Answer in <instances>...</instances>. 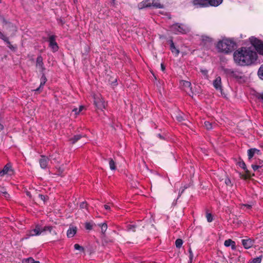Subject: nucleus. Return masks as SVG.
<instances>
[{
  "label": "nucleus",
  "instance_id": "nucleus-1",
  "mask_svg": "<svg viewBox=\"0 0 263 263\" xmlns=\"http://www.w3.org/2000/svg\"><path fill=\"white\" fill-rule=\"evenodd\" d=\"M233 58L236 64L246 66L250 65L256 62L258 56L255 51L250 48L242 47L234 52Z\"/></svg>",
  "mask_w": 263,
  "mask_h": 263
},
{
  "label": "nucleus",
  "instance_id": "nucleus-2",
  "mask_svg": "<svg viewBox=\"0 0 263 263\" xmlns=\"http://www.w3.org/2000/svg\"><path fill=\"white\" fill-rule=\"evenodd\" d=\"M236 45L232 40L223 39L218 42L216 47L219 52L229 53L234 50Z\"/></svg>",
  "mask_w": 263,
  "mask_h": 263
},
{
  "label": "nucleus",
  "instance_id": "nucleus-3",
  "mask_svg": "<svg viewBox=\"0 0 263 263\" xmlns=\"http://www.w3.org/2000/svg\"><path fill=\"white\" fill-rule=\"evenodd\" d=\"M52 227L51 226H45L42 228L39 224H37L35 228L29 231L26 234L25 239H28L31 236H39L42 234L46 231L51 232Z\"/></svg>",
  "mask_w": 263,
  "mask_h": 263
},
{
  "label": "nucleus",
  "instance_id": "nucleus-4",
  "mask_svg": "<svg viewBox=\"0 0 263 263\" xmlns=\"http://www.w3.org/2000/svg\"><path fill=\"white\" fill-rule=\"evenodd\" d=\"M250 42L255 50L256 54L263 55V41L255 37L250 38Z\"/></svg>",
  "mask_w": 263,
  "mask_h": 263
},
{
  "label": "nucleus",
  "instance_id": "nucleus-5",
  "mask_svg": "<svg viewBox=\"0 0 263 263\" xmlns=\"http://www.w3.org/2000/svg\"><path fill=\"white\" fill-rule=\"evenodd\" d=\"M171 30L176 34H186L190 31V28L186 25L177 23L171 26Z\"/></svg>",
  "mask_w": 263,
  "mask_h": 263
},
{
  "label": "nucleus",
  "instance_id": "nucleus-6",
  "mask_svg": "<svg viewBox=\"0 0 263 263\" xmlns=\"http://www.w3.org/2000/svg\"><path fill=\"white\" fill-rule=\"evenodd\" d=\"M14 174V171L12 168L11 163H7L3 168L0 171V177L4 176H12Z\"/></svg>",
  "mask_w": 263,
  "mask_h": 263
},
{
  "label": "nucleus",
  "instance_id": "nucleus-7",
  "mask_svg": "<svg viewBox=\"0 0 263 263\" xmlns=\"http://www.w3.org/2000/svg\"><path fill=\"white\" fill-rule=\"evenodd\" d=\"M224 71L230 77L234 78L237 80H240L242 78L241 73L238 71L226 68L224 69Z\"/></svg>",
  "mask_w": 263,
  "mask_h": 263
},
{
  "label": "nucleus",
  "instance_id": "nucleus-8",
  "mask_svg": "<svg viewBox=\"0 0 263 263\" xmlns=\"http://www.w3.org/2000/svg\"><path fill=\"white\" fill-rule=\"evenodd\" d=\"M237 165L242 168L244 171L245 174L244 175V178L245 179L250 178L252 174L251 172L247 168V166L245 162L241 159H239L238 161L237 162Z\"/></svg>",
  "mask_w": 263,
  "mask_h": 263
},
{
  "label": "nucleus",
  "instance_id": "nucleus-9",
  "mask_svg": "<svg viewBox=\"0 0 263 263\" xmlns=\"http://www.w3.org/2000/svg\"><path fill=\"white\" fill-rule=\"evenodd\" d=\"M181 85L183 86L184 90L189 94V96H191L193 95L192 88L191 87V83L190 82L182 80L180 82Z\"/></svg>",
  "mask_w": 263,
  "mask_h": 263
},
{
  "label": "nucleus",
  "instance_id": "nucleus-10",
  "mask_svg": "<svg viewBox=\"0 0 263 263\" xmlns=\"http://www.w3.org/2000/svg\"><path fill=\"white\" fill-rule=\"evenodd\" d=\"M49 47L52 49L53 52L57 51L59 46L55 41V36L53 35H50L49 37Z\"/></svg>",
  "mask_w": 263,
  "mask_h": 263
},
{
  "label": "nucleus",
  "instance_id": "nucleus-11",
  "mask_svg": "<svg viewBox=\"0 0 263 263\" xmlns=\"http://www.w3.org/2000/svg\"><path fill=\"white\" fill-rule=\"evenodd\" d=\"M254 242V240L246 237L245 239L241 240V243L243 247L248 249L252 247Z\"/></svg>",
  "mask_w": 263,
  "mask_h": 263
},
{
  "label": "nucleus",
  "instance_id": "nucleus-12",
  "mask_svg": "<svg viewBox=\"0 0 263 263\" xmlns=\"http://www.w3.org/2000/svg\"><path fill=\"white\" fill-rule=\"evenodd\" d=\"M36 67L41 72H44L45 70L43 62V58L41 55L38 56L36 58Z\"/></svg>",
  "mask_w": 263,
  "mask_h": 263
},
{
  "label": "nucleus",
  "instance_id": "nucleus-13",
  "mask_svg": "<svg viewBox=\"0 0 263 263\" xmlns=\"http://www.w3.org/2000/svg\"><path fill=\"white\" fill-rule=\"evenodd\" d=\"M49 161V159L48 157L45 155H41V158L39 160L40 167L43 169L46 168L48 166Z\"/></svg>",
  "mask_w": 263,
  "mask_h": 263
},
{
  "label": "nucleus",
  "instance_id": "nucleus-14",
  "mask_svg": "<svg viewBox=\"0 0 263 263\" xmlns=\"http://www.w3.org/2000/svg\"><path fill=\"white\" fill-rule=\"evenodd\" d=\"M213 42V39L211 37L207 35H202L201 36V44L206 47L210 46Z\"/></svg>",
  "mask_w": 263,
  "mask_h": 263
},
{
  "label": "nucleus",
  "instance_id": "nucleus-15",
  "mask_svg": "<svg viewBox=\"0 0 263 263\" xmlns=\"http://www.w3.org/2000/svg\"><path fill=\"white\" fill-rule=\"evenodd\" d=\"M213 86L217 90H220L222 92V86H221V79L220 77L218 76L216 78V79L214 80Z\"/></svg>",
  "mask_w": 263,
  "mask_h": 263
},
{
  "label": "nucleus",
  "instance_id": "nucleus-16",
  "mask_svg": "<svg viewBox=\"0 0 263 263\" xmlns=\"http://www.w3.org/2000/svg\"><path fill=\"white\" fill-rule=\"evenodd\" d=\"M48 158L51 163H60V154L57 152L53 153L49 156Z\"/></svg>",
  "mask_w": 263,
  "mask_h": 263
},
{
  "label": "nucleus",
  "instance_id": "nucleus-17",
  "mask_svg": "<svg viewBox=\"0 0 263 263\" xmlns=\"http://www.w3.org/2000/svg\"><path fill=\"white\" fill-rule=\"evenodd\" d=\"M42 75L41 78V83H40V86L35 90V91H37L39 92H40L42 90L43 86H44L45 84L46 83V82L47 81V79L45 76V74H44V72H42Z\"/></svg>",
  "mask_w": 263,
  "mask_h": 263
},
{
  "label": "nucleus",
  "instance_id": "nucleus-18",
  "mask_svg": "<svg viewBox=\"0 0 263 263\" xmlns=\"http://www.w3.org/2000/svg\"><path fill=\"white\" fill-rule=\"evenodd\" d=\"M192 3L194 5L200 7H205L208 6L207 0H193Z\"/></svg>",
  "mask_w": 263,
  "mask_h": 263
},
{
  "label": "nucleus",
  "instance_id": "nucleus-19",
  "mask_svg": "<svg viewBox=\"0 0 263 263\" xmlns=\"http://www.w3.org/2000/svg\"><path fill=\"white\" fill-rule=\"evenodd\" d=\"M169 42L170 43V50H171L172 52L176 56H178L180 51L179 49H177L174 45V43L173 42V41L172 40H170L169 41Z\"/></svg>",
  "mask_w": 263,
  "mask_h": 263
},
{
  "label": "nucleus",
  "instance_id": "nucleus-20",
  "mask_svg": "<svg viewBox=\"0 0 263 263\" xmlns=\"http://www.w3.org/2000/svg\"><path fill=\"white\" fill-rule=\"evenodd\" d=\"M77 229L76 227L72 226L69 228L67 232V236L69 238H71L74 236L76 234Z\"/></svg>",
  "mask_w": 263,
  "mask_h": 263
},
{
  "label": "nucleus",
  "instance_id": "nucleus-21",
  "mask_svg": "<svg viewBox=\"0 0 263 263\" xmlns=\"http://www.w3.org/2000/svg\"><path fill=\"white\" fill-rule=\"evenodd\" d=\"M85 135H82L81 134L74 135L73 137L69 138V141L72 144H75L77 142H78L81 138L84 137Z\"/></svg>",
  "mask_w": 263,
  "mask_h": 263
},
{
  "label": "nucleus",
  "instance_id": "nucleus-22",
  "mask_svg": "<svg viewBox=\"0 0 263 263\" xmlns=\"http://www.w3.org/2000/svg\"><path fill=\"white\" fill-rule=\"evenodd\" d=\"M223 0H207V3L208 4V6L210 5L213 7H217L220 5Z\"/></svg>",
  "mask_w": 263,
  "mask_h": 263
},
{
  "label": "nucleus",
  "instance_id": "nucleus-23",
  "mask_svg": "<svg viewBox=\"0 0 263 263\" xmlns=\"http://www.w3.org/2000/svg\"><path fill=\"white\" fill-rule=\"evenodd\" d=\"M153 6L156 8H162L163 5L161 4L159 0H152L151 1V7Z\"/></svg>",
  "mask_w": 263,
  "mask_h": 263
},
{
  "label": "nucleus",
  "instance_id": "nucleus-24",
  "mask_svg": "<svg viewBox=\"0 0 263 263\" xmlns=\"http://www.w3.org/2000/svg\"><path fill=\"white\" fill-rule=\"evenodd\" d=\"M0 39H2L4 42H5L7 43V46L9 48H10V49H12V48H13V46L11 44L10 42H9L8 38L7 36H6L1 31H0Z\"/></svg>",
  "mask_w": 263,
  "mask_h": 263
},
{
  "label": "nucleus",
  "instance_id": "nucleus-25",
  "mask_svg": "<svg viewBox=\"0 0 263 263\" xmlns=\"http://www.w3.org/2000/svg\"><path fill=\"white\" fill-rule=\"evenodd\" d=\"M224 245L226 247L231 246L232 250H235L236 248L235 242L230 239L225 240Z\"/></svg>",
  "mask_w": 263,
  "mask_h": 263
},
{
  "label": "nucleus",
  "instance_id": "nucleus-26",
  "mask_svg": "<svg viewBox=\"0 0 263 263\" xmlns=\"http://www.w3.org/2000/svg\"><path fill=\"white\" fill-rule=\"evenodd\" d=\"M109 165L110 170H115L116 169L115 162L111 158H110L109 160Z\"/></svg>",
  "mask_w": 263,
  "mask_h": 263
},
{
  "label": "nucleus",
  "instance_id": "nucleus-27",
  "mask_svg": "<svg viewBox=\"0 0 263 263\" xmlns=\"http://www.w3.org/2000/svg\"><path fill=\"white\" fill-rule=\"evenodd\" d=\"M247 153H248V159L249 160H251L254 157V155L255 154V152L253 151V148L249 149L248 150Z\"/></svg>",
  "mask_w": 263,
  "mask_h": 263
},
{
  "label": "nucleus",
  "instance_id": "nucleus-28",
  "mask_svg": "<svg viewBox=\"0 0 263 263\" xmlns=\"http://www.w3.org/2000/svg\"><path fill=\"white\" fill-rule=\"evenodd\" d=\"M204 125L206 129L208 130H210L213 128V124L209 121H205L204 123Z\"/></svg>",
  "mask_w": 263,
  "mask_h": 263
},
{
  "label": "nucleus",
  "instance_id": "nucleus-29",
  "mask_svg": "<svg viewBox=\"0 0 263 263\" xmlns=\"http://www.w3.org/2000/svg\"><path fill=\"white\" fill-rule=\"evenodd\" d=\"M176 118L179 122H182L185 120L184 115L182 113L178 114L177 115H176Z\"/></svg>",
  "mask_w": 263,
  "mask_h": 263
},
{
  "label": "nucleus",
  "instance_id": "nucleus-30",
  "mask_svg": "<svg viewBox=\"0 0 263 263\" xmlns=\"http://www.w3.org/2000/svg\"><path fill=\"white\" fill-rule=\"evenodd\" d=\"M258 77L261 79L263 80V65H261L260 68H259L257 72Z\"/></svg>",
  "mask_w": 263,
  "mask_h": 263
},
{
  "label": "nucleus",
  "instance_id": "nucleus-31",
  "mask_svg": "<svg viewBox=\"0 0 263 263\" xmlns=\"http://www.w3.org/2000/svg\"><path fill=\"white\" fill-rule=\"evenodd\" d=\"M101 228V232L103 234H104L107 229V225L106 223H101L100 224Z\"/></svg>",
  "mask_w": 263,
  "mask_h": 263
},
{
  "label": "nucleus",
  "instance_id": "nucleus-32",
  "mask_svg": "<svg viewBox=\"0 0 263 263\" xmlns=\"http://www.w3.org/2000/svg\"><path fill=\"white\" fill-rule=\"evenodd\" d=\"M183 244V241L181 239H177L175 241L176 247L178 248H180Z\"/></svg>",
  "mask_w": 263,
  "mask_h": 263
},
{
  "label": "nucleus",
  "instance_id": "nucleus-33",
  "mask_svg": "<svg viewBox=\"0 0 263 263\" xmlns=\"http://www.w3.org/2000/svg\"><path fill=\"white\" fill-rule=\"evenodd\" d=\"M126 228H127V230L128 231H133V232L135 231L136 226L134 224H128Z\"/></svg>",
  "mask_w": 263,
  "mask_h": 263
},
{
  "label": "nucleus",
  "instance_id": "nucleus-34",
  "mask_svg": "<svg viewBox=\"0 0 263 263\" xmlns=\"http://www.w3.org/2000/svg\"><path fill=\"white\" fill-rule=\"evenodd\" d=\"M200 72L206 79L208 78V71L206 69H200Z\"/></svg>",
  "mask_w": 263,
  "mask_h": 263
},
{
  "label": "nucleus",
  "instance_id": "nucleus-35",
  "mask_svg": "<svg viewBox=\"0 0 263 263\" xmlns=\"http://www.w3.org/2000/svg\"><path fill=\"white\" fill-rule=\"evenodd\" d=\"M26 263H40L39 261L34 260L32 257H29L26 259Z\"/></svg>",
  "mask_w": 263,
  "mask_h": 263
},
{
  "label": "nucleus",
  "instance_id": "nucleus-36",
  "mask_svg": "<svg viewBox=\"0 0 263 263\" xmlns=\"http://www.w3.org/2000/svg\"><path fill=\"white\" fill-rule=\"evenodd\" d=\"M255 96L258 100H260L263 102V92L257 93Z\"/></svg>",
  "mask_w": 263,
  "mask_h": 263
},
{
  "label": "nucleus",
  "instance_id": "nucleus-37",
  "mask_svg": "<svg viewBox=\"0 0 263 263\" xmlns=\"http://www.w3.org/2000/svg\"><path fill=\"white\" fill-rule=\"evenodd\" d=\"M261 260V257H256L254 258L250 263H260Z\"/></svg>",
  "mask_w": 263,
  "mask_h": 263
},
{
  "label": "nucleus",
  "instance_id": "nucleus-38",
  "mask_svg": "<svg viewBox=\"0 0 263 263\" xmlns=\"http://www.w3.org/2000/svg\"><path fill=\"white\" fill-rule=\"evenodd\" d=\"M74 249L79 250L80 251H84V248L82 246H80L79 244H75L74 245Z\"/></svg>",
  "mask_w": 263,
  "mask_h": 263
},
{
  "label": "nucleus",
  "instance_id": "nucleus-39",
  "mask_svg": "<svg viewBox=\"0 0 263 263\" xmlns=\"http://www.w3.org/2000/svg\"><path fill=\"white\" fill-rule=\"evenodd\" d=\"M206 217L207 219V221L209 222H211L213 220V217L211 214L207 213L206 215Z\"/></svg>",
  "mask_w": 263,
  "mask_h": 263
},
{
  "label": "nucleus",
  "instance_id": "nucleus-40",
  "mask_svg": "<svg viewBox=\"0 0 263 263\" xmlns=\"http://www.w3.org/2000/svg\"><path fill=\"white\" fill-rule=\"evenodd\" d=\"M241 206V208L242 209H245V208H246L247 209H250L252 208V205L249 204H243Z\"/></svg>",
  "mask_w": 263,
  "mask_h": 263
},
{
  "label": "nucleus",
  "instance_id": "nucleus-41",
  "mask_svg": "<svg viewBox=\"0 0 263 263\" xmlns=\"http://www.w3.org/2000/svg\"><path fill=\"white\" fill-rule=\"evenodd\" d=\"M252 166V168H253V171L254 172H255L256 171H257L258 168H260L261 167V165H257L256 164H252L251 165Z\"/></svg>",
  "mask_w": 263,
  "mask_h": 263
},
{
  "label": "nucleus",
  "instance_id": "nucleus-42",
  "mask_svg": "<svg viewBox=\"0 0 263 263\" xmlns=\"http://www.w3.org/2000/svg\"><path fill=\"white\" fill-rule=\"evenodd\" d=\"M87 207V204L85 202H83L80 204V208L81 209H86Z\"/></svg>",
  "mask_w": 263,
  "mask_h": 263
},
{
  "label": "nucleus",
  "instance_id": "nucleus-43",
  "mask_svg": "<svg viewBox=\"0 0 263 263\" xmlns=\"http://www.w3.org/2000/svg\"><path fill=\"white\" fill-rule=\"evenodd\" d=\"M85 228L87 230H91L92 229V225L90 223H86Z\"/></svg>",
  "mask_w": 263,
  "mask_h": 263
},
{
  "label": "nucleus",
  "instance_id": "nucleus-44",
  "mask_svg": "<svg viewBox=\"0 0 263 263\" xmlns=\"http://www.w3.org/2000/svg\"><path fill=\"white\" fill-rule=\"evenodd\" d=\"M84 48H85V52L84 53H83V55H84V54L86 55L89 52V48L87 46H85Z\"/></svg>",
  "mask_w": 263,
  "mask_h": 263
},
{
  "label": "nucleus",
  "instance_id": "nucleus-45",
  "mask_svg": "<svg viewBox=\"0 0 263 263\" xmlns=\"http://www.w3.org/2000/svg\"><path fill=\"white\" fill-rule=\"evenodd\" d=\"M253 149V151L255 152V154H257L258 155H260V150L257 149V148H252Z\"/></svg>",
  "mask_w": 263,
  "mask_h": 263
},
{
  "label": "nucleus",
  "instance_id": "nucleus-46",
  "mask_svg": "<svg viewBox=\"0 0 263 263\" xmlns=\"http://www.w3.org/2000/svg\"><path fill=\"white\" fill-rule=\"evenodd\" d=\"M189 253H190V260H192L193 257V253L191 250V249H189Z\"/></svg>",
  "mask_w": 263,
  "mask_h": 263
},
{
  "label": "nucleus",
  "instance_id": "nucleus-47",
  "mask_svg": "<svg viewBox=\"0 0 263 263\" xmlns=\"http://www.w3.org/2000/svg\"><path fill=\"white\" fill-rule=\"evenodd\" d=\"M189 186V185H184L183 188L182 189H181V188L180 189L179 192H180V193L182 194L184 190L185 189L187 188Z\"/></svg>",
  "mask_w": 263,
  "mask_h": 263
},
{
  "label": "nucleus",
  "instance_id": "nucleus-48",
  "mask_svg": "<svg viewBox=\"0 0 263 263\" xmlns=\"http://www.w3.org/2000/svg\"><path fill=\"white\" fill-rule=\"evenodd\" d=\"M263 161L261 160H258V161L256 162V164L261 165V167L262 166Z\"/></svg>",
  "mask_w": 263,
  "mask_h": 263
},
{
  "label": "nucleus",
  "instance_id": "nucleus-49",
  "mask_svg": "<svg viewBox=\"0 0 263 263\" xmlns=\"http://www.w3.org/2000/svg\"><path fill=\"white\" fill-rule=\"evenodd\" d=\"M104 208L106 210H107V211H110V206L108 205H107V204H105L104 205Z\"/></svg>",
  "mask_w": 263,
  "mask_h": 263
},
{
  "label": "nucleus",
  "instance_id": "nucleus-50",
  "mask_svg": "<svg viewBox=\"0 0 263 263\" xmlns=\"http://www.w3.org/2000/svg\"><path fill=\"white\" fill-rule=\"evenodd\" d=\"M161 69L162 71H164L165 69V66L163 63L161 64Z\"/></svg>",
  "mask_w": 263,
  "mask_h": 263
},
{
  "label": "nucleus",
  "instance_id": "nucleus-51",
  "mask_svg": "<svg viewBox=\"0 0 263 263\" xmlns=\"http://www.w3.org/2000/svg\"><path fill=\"white\" fill-rule=\"evenodd\" d=\"M78 110H79V109H78L77 108H74V109H73L72 110V111L75 112V114L77 115V114H79V113H78Z\"/></svg>",
  "mask_w": 263,
  "mask_h": 263
},
{
  "label": "nucleus",
  "instance_id": "nucleus-52",
  "mask_svg": "<svg viewBox=\"0 0 263 263\" xmlns=\"http://www.w3.org/2000/svg\"><path fill=\"white\" fill-rule=\"evenodd\" d=\"M157 136L158 137H159V138L160 139H164V138H163V136H161V134H157Z\"/></svg>",
  "mask_w": 263,
  "mask_h": 263
},
{
  "label": "nucleus",
  "instance_id": "nucleus-53",
  "mask_svg": "<svg viewBox=\"0 0 263 263\" xmlns=\"http://www.w3.org/2000/svg\"><path fill=\"white\" fill-rule=\"evenodd\" d=\"M83 108V106H81L79 109L78 113H80L82 110Z\"/></svg>",
  "mask_w": 263,
  "mask_h": 263
},
{
  "label": "nucleus",
  "instance_id": "nucleus-54",
  "mask_svg": "<svg viewBox=\"0 0 263 263\" xmlns=\"http://www.w3.org/2000/svg\"><path fill=\"white\" fill-rule=\"evenodd\" d=\"M4 129V126L3 124L0 123V132Z\"/></svg>",
  "mask_w": 263,
  "mask_h": 263
},
{
  "label": "nucleus",
  "instance_id": "nucleus-55",
  "mask_svg": "<svg viewBox=\"0 0 263 263\" xmlns=\"http://www.w3.org/2000/svg\"><path fill=\"white\" fill-rule=\"evenodd\" d=\"M225 183H226V184L227 185H232V184H231L232 182H230V181H229V182H225Z\"/></svg>",
  "mask_w": 263,
  "mask_h": 263
},
{
  "label": "nucleus",
  "instance_id": "nucleus-56",
  "mask_svg": "<svg viewBox=\"0 0 263 263\" xmlns=\"http://www.w3.org/2000/svg\"><path fill=\"white\" fill-rule=\"evenodd\" d=\"M39 196L41 197V199L42 200H45V196H43L42 195H40Z\"/></svg>",
  "mask_w": 263,
  "mask_h": 263
},
{
  "label": "nucleus",
  "instance_id": "nucleus-57",
  "mask_svg": "<svg viewBox=\"0 0 263 263\" xmlns=\"http://www.w3.org/2000/svg\"><path fill=\"white\" fill-rule=\"evenodd\" d=\"M59 23H60L61 24V25H63L64 24V22H63V21L62 20H59Z\"/></svg>",
  "mask_w": 263,
  "mask_h": 263
},
{
  "label": "nucleus",
  "instance_id": "nucleus-58",
  "mask_svg": "<svg viewBox=\"0 0 263 263\" xmlns=\"http://www.w3.org/2000/svg\"><path fill=\"white\" fill-rule=\"evenodd\" d=\"M3 194H4V195H7V193L6 192H3Z\"/></svg>",
  "mask_w": 263,
  "mask_h": 263
},
{
  "label": "nucleus",
  "instance_id": "nucleus-59",
  "mask_svg": "<svg viewBox=\"0 0 263 263\" xmlns=\"http://www.w3.org/2000/svg\"><path fill=\"white\" fill-rule=\"evenodd\" d=\"M1 3V0H0V3Z\"/></svg>",
  "mask_w": 263,
  "mask_h": 263
}]
</instances>
